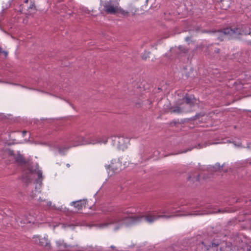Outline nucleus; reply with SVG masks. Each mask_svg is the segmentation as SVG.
<instances>
[{
  "label": "nucleus",
  "mask_w": 251,
  "mask_h": 251,
  "mask_svg": "<svg viewBox=\"0 0 251 251\" xmlns=\"http://www.w3.org/2000/svg\"><path fill=\"white\" fill-rule=\"evenodd\" d=\"M101 5L103 7V11L107 14H116L120 13L124 16L128 15V12L123 10L119 6L118 0H108L101 2Z\"/></svg>",
  "instance_id": "nucleus-1"
},
{
  "label": "nucleus",
  "mask_w": 251,
  "mask_h": 251,
  "mask_svg": "<svg viewBox=\"0 0 251 251\" xmlns=\"http://www.w3.org/2000/svg\"><path fill=\"white\" fill-rule=\"evenodd\" d=\"M215 37L219 40L223 41L224 37L227 36L228 38L232 39L237 38L239 35L246 34L243 27H234L233 28H226L223 30L214 32Z\"/></svg>",
  "instance_id": "nucleus-2"
},
{
  "label": "nucleus",
  "mask_w": 251,
  "mask_h": 251,
  "mask_svg": "<svg viewBox=\"0 0 251 251\" xmlns=\"http://www.w3.org/2000/svg\"><path fill=\"white\" fill-rule=\"evenodd\" d=\"M110 139L112 145L122 151L126 150L129 144V139L124 136H113L111 137Z\"/></svg>",
  "instance_id": "nucleus-3"
},
{
  "label": "nucleus",
  "mask_w": 251,
  "mask_h": 251,
  "mask_svg": "<svg viewBox=\"0 0 251 251\" xmlns=\"http://www.w3.org/2000/svg\"><path fill=\"white\" fill-rule=\"evenodd\" d=\"M175 215H154L149 214L146 215H144L140 217H131L130 219H131V221L133 223H135L137 222H139L141 221L142 218H144L145 220L149 223H152L155 220L159 218H171L174 217Z\"/></svg>",
  "instance_id": "nucleus-4"
},
{
  "label": "nucleus",
  "mask_w": 251,
  "mask_h": 251,
  "mask_svg": "<svg viewBox=\"0 0 251 251\" xmlns=\"http://www.w3.org/2000/svg\"><path fill=\"white\" fill-rule=\"evenodd\" d=\"M106 168L108 175L112 176L120 172L125 167L122 166V162L119 159H115L112 160L111 164L108 165Z\"/></svg>",
  "instance_id": "nucleus-5"
},
{
  "label": "nucleus",
  "mask_w": 251,
  "mask_h": 251,
  "mask_svg": "<svg viewBox=\"0 0 251 251\" xmlns=\"http://www.w3.org/2000/svg\"><path fill=\"white\" fill-rule=\"evenodd\" d=\"M5 153L13 158L15 160V161L18 164L22 165L26 163L25 158L23 155L19 153L17 154H15L13 151L9 149H6L5 150Z\"/></svg>",
  "instance_id": "nucleus-6"
},
{
  "label": "nucleus",
  "mask_w": 251,
  "mask_h": 251,
  "mask_svg": "<svg viewBox=\"0 0 251 251\" xmlns=\"http://www.w3.org/2000/svg\"><path fill=\"white\" fill-rule=\"evenodd\" d=\"M33 238L34 239V241L36 244H38L41 246L46 248L47 249H50V244L47 238L45 237L39 238L38 236H35Z\"/></svg>",
  "instance_id": "nucleus-7"
},
{
  "label": "nucleus",
  "mask_w": 251,
  "mask_h": 251,
  "mask_svg": "<svg viewBox=\"0 0 251 251\" xmlns=\"http://www.w3.org/2000/svg\"><path fill=\"white\" fill-rule=\"evenodd\" d=\"M99 139V137L98 138H95L93 139H91L89 141H87L84 140V138L83 137H80V139L81 140V141H79V139L76 142L74 143L73 144V147H75L77 146H79L81 145H84V144H91V142H96L97 140Z\"/></svg>",
  "instance_id": "nucleus-8"
},
{
  "label": "nucleus",
  "mask_w": 251,
  "mask_h": 251,
  "mask_svg": "<svg viewBox=\"0 0 251 251\" xmlns=\"http://www.w3.org/2000/svg\"><path fill=\"white\" fill-rule=\"evenodd\" d=\"M71 204L78 210H79L82 209L83 206H84L85 202L84 200H79L75 201H73Z\"/></svg>",
  "instance_id": "nucleus-9"
},
{
  "label": "nucleus",
  "mask_w": 251,
  "mask_h": 251,
  "mask_svg": "<svg viewBox=\"0 0 251 251\" xmlns=\"http://www.w3.org/2000/svg\"><path fill=\"white\" fill-rule=\"evenodd\" d=\"M120 221H121V220H118L115 218H113L111 219L109 222H108L107 223L98 225L97 226L100 228H103V227L107 226L109 225L114 224L115 223H117Z\"/></svg>",
  "instance_id": "nucleus-10"
},
{
  "label": "nucleus",
  "mask_w": 251,
  "mask_h": 251,
  "mask_svg": "<svg viewBox=\"0 0 251 251\" xmlns=\"http://www.w3.org/2000/svg\"><path fill=\"white\" fill-rule=\"evenodd\" d=\"M182 111V109L179 106H171L168 112L174 113H180Z\"/></svg>",
  "instance_id": "nucleus-11"
},
{
  "label": "nucleus",
  "mask_w": 251,
  "mask_h": 251,
  "mask_svg": "<svg viewBox=\"0 0 251 251\" xmlns=\"http://www.w3.org/2000/svg\"><path fill=\"white\" fill-rule=\"evenodd\" d=\"M107 138L105 136H102L99 137V139L96 142H91L90 143L92 144H95L97 143H103L105 144L107 142Z\"/></svg>",
  "instance_id": "nucleus-12"
},
{
  "label": "nucleus",
  "mask_w": 251,
  "mask_h": 251,
  "mask_svg": "<svg viewBox=\"0 0 251 251\" xmlns=\"http://www.w3.org/2000/svg\"><path fill=\"white\" fill-rule=\"evenodd\" d=\"M201 244L205 246V247L206 248V250H207V251H208L209 250L210 248H211V247H217L220 244V243L219 242L214 243V242H211V244L210 245H208V246L205 245L204 242H202Z\"/></svg>",
  "instance_id": "nucleus-13"
},
{
  "label": "nucleus",
  "mask_w": 251,
  "mask_h": 251,
  "mask_svg": "<svg viewBox=\"0 0 251 251\" xmlns=\"http://www.w3.org/2000/svg\"><path fill=\"white\" fill-rule=\"evenodd\" d=\"M37 174L38 176V178L36 179V181L37 183L39 184V185L40 186L42 184V180L43 179L42 172L41 171H38L37 172Z\"/></svg>",
  "instance_id": "nucleus-14"
},
{
  "label": "nucleus",
  "mask_w": 251,
  "mask_h": 251,
  "mask_svg": "<svg viewBox=\"0 0 251 251\" xmlns=\"http://www.w3.org/2000/svg\"><path fill=\"white\" fill-rule=\"evenodd\" d=\"M183 99L185 100L186 103L188 104L192 105L194 104L193 99L191 97L185 96Z\"/></svg>",
  "instance_id": "nucleus-15"
},
{
  "label": "nucleus",
  "mask_w": 251,
  "mask_h": 251,
  "mask_svg": "<svg viewBox=\"0 0 251 251\" xmlns=\"http://www.w3.org/2000/svg\"><path fill=\"white\" fill-rule=\"evenodd\" d=\"M223 166H224V164H223L222 165H220V163H216V164L214 166H213L211 168V170L214 171V172H216V171L220 170L221 168H222Z\"/></svg>",
  "instance_id": "nucleus-16"
},
{
  "label": "nucleus",
  "mask_w": 251,
  "mask_h": 251,
  "mask_svg": "<svg viewBox=\"0 0 251 251\" xmlns=\"http://www.w3.org/2000/svg\"><path fill=\"white\" fill-rule=\"evenodd\" d=\"M137 9H138L137 8L133 6L132 4H130L129 5V11H127L128 12V13L129 12H131V13H133V14H135V13L136 12Z\"/></svg>",
  "instance_id": "nucleus-17"
},
{
  "label": "nucleus",
  "mask_w": 251,
  "mask_h": 251,
  "mask_svg": "<svg viewBox=\"0 0 251 251\" xmlns=\"http://www.w3.org/2000/svg\"><path fill=\"white\" fill-rule=\"evenodd\" d=\"M221 3L222 4L223 9L226 10L229 7L228 1H226L224 0H221Z\"/></svg>",
  "instance_id": "nucleus-18"
},
{
  "label": "nucleus",
  "mask_w": 251,
  "mask_h": 251,
  "mask_svg": "<svg viewBox=\"0 0 251 251\" xmlns=\"http://www.w3.org/2000/svg\"><path fill=\"white\" fill-rule=\"evenodd\" d=\"M71 147H66L63 148H58V152L59 153L63 154L64 152L67 151Z\"/></svg>",
  "instance_id": "nucleus-19"
},
{
  "label": "nucleus",
  "mask_w": 251,
  "mask_h": 251,
  "mask_svg": "<svg viewBox=\"0 0 251 251\" xmlns=\"http://www.w3.org/2000/svg\"><path fill=\"white\" fill-rule=\"evenodd\" d=\"M177 49L179 50V53H186L188 51V50L183 46H179Z\"/></svg>",
  "instance_id": "nucleus-20"
},
{
  "label": "nucleus",
  "mask_w": 251,
  "mask_h": 251,
  "mask_svg": "<svg viewBox=\"0 0 251 251\" xmlns=\"http://www.w3.org/2000/svg\"><path fill=\"white\" fill-rule=\"evenodd\" d=\"M0 53H3L5 57H6L8 54V52L6 51L3 50L1 47H0Z\"/></svg>",
  "instance_id": "nucleus-21"
},
{
  "label": "nucleus",
  "mask_w": 251,
  "mask_h": 251,
  "mask_svg": "<svg viewBox=\"0 0 251 251\" xmlns=\"http://www.w3.org/2000/svg\"><path fill=\"white\" fill-rule=\"evenodd\" d=\"M191 37H189V36H188V37H186L185 38V41H186V42H188L189 41H190V40H191Z\"/></svg>",
  "instance_id": "nucleus-22"
},
{
  "label": "nucleus",
  "mask_w": 251,
  "mask_h": 251,
  "mask_svg": "<svg viewBox=\"0 0 251 251\" xmlns=\"http://www.w3.org/2000/svg\"><path fill=\"white\" fill-rule=\"evenodd\" d=\"M201 214H202V213H195V214H187V215H201Z\"/></svg>",
  "instance_id": "nucleus-23"
},
{
  "label": "nucleus",
  "mask_w": 251,
  "mask_h": 251,
  "mask_svg": "<svg viewBox=\"0 0 251 251\" xmlns=\"http://www.w3.org/2000/svg\"><path fill=\"white\" fill-rule=\"evenodd\" d=\"M26 133H27V131L26 130L23 131L22 134H23V136H24Z\"/></svg>",
  "instance_id": "nucleus-24"
},
{
  "label": "nucleus",
  "mask_w": 251,
  "mask_h": 251,
  "mask_svg": "<svg viewBox=\"0 0 251 251\" xmlns=\"http://www.w3.org/2000/svg\"><path fill=\"white\" fill-rule=\"evenodd\" d=\"M215 52L217 53H219L220 52V49H216V50H215Z\"/></svg>",
  "instance_id": "nucleus-25"
},
{
  "label": "nucleus",
  "mask_w": 251,
  "mask_h": 251,
  "mask_svg": "<svg viewBox=\"0 0 251 251\" xmlns=\"http://www.w3.org/2000/svg\"><path fill=\"white\" fill-rule=\"evenodd\" d=\"M47 205H48V206H50L51 205V201H49V202H48V203H47Z\"/></svg>",
  "instance_id": "nucleus-26"
},
{
  "label": "nucleus",
  "mask_w": 251,
  "mask_h": 251,
  "mask_svg": "<svg viewBox=\"0 0 251 251\" xmlns=\"http://www.w3.org/2000/svg\"><path fill=\"white\" fill-rule=\"evenodd\" d=\"M191 150H192V149H191H191H188L187 151H181V152H180V153L186 152L187 151H191Z\"/></svg>",
  "instance_id": "nucleus-27"
},
{
  "label": "nucleus",
  "mask_w": 251,
  "mask_h": 251,
  "mask_svg": "<svg viewBox=\"0 0 251 251\" xmlns=\"http://www.w3.org/2000/svg\"><path fill=\"white\" fill-rule=\"evenodd\" d=\"M119 226H117L115 227L114 230H117V229H119Z\"/></svg>",
  "instance_id": "nucleus-28"
},
{
  "label": "nucleus",
  "mask_w": 251,
  "mask_h": 251,
  "mask_svg": "<svg viewBox=\"0 0 251 251\" xmlns=\"http://www.w3.org/2000/svg\"><path fill=\"white\" fill-rule=\"evenodd\" d=\"M110 248H111V249H115V247L114 246H111L110 247Z\"/></svg>",
  "instance_id": "nucleus-29"
},
{
  "label": "nucleus",
  "mask_w": 251,
  "mask_h": 251,
  "mask_svg": "<svg viewBox=\"0 0 251 251\" xmlns=\"http://www.w3.org/2000/svg\"><path fill=\"white\" fill-rule=\"evenodd\" d=\"M211 213H212V212H210L204 213L203 214H211Z\"/></svg>",
  "instance_id": "nucleus-30"
},
{
  "label": "nucleus",
  "mask_w": 251,
  "mask_h": 251,
  "mask_svg": "<svg viewBox=\"0 0 251 251\" xmlns=\"http://www.w3.org/2000/svg\"><path fill=\"white\" fill-rule=\"evenodd\" d=\"M66 166L67 167H70V165L69 164H67Z\"/></svg>",
  "instance_id": "nucleus-31"
},
{
  "label": "nucleus",
  "mask_w": 251,
  "mask_h": 251,
  "mask_svg": "<svg viewBox=\"0 0 251 251\" xmlns=\"http://www.w3.org/2000/svg\"><path fill=\"white\" fill-rule=\"evenodd\" d=\"M199 175H198L197 176V178H196V179L198 180H199Z\"/></svg>",
  "instance_id": "nucleus-32"
},
{
  "label": "nucleus",
  "mask_w": 251,
  "mask_h": 251,
  "mask_svg": "<svg viewBox=\"0 0 251 251\" xmlns=\"http://www.w3.org/2000/svg\"><path fill=\"white\" fill-rule=\"evenodd\" d=\"M142 58H143V59H146L147 58V57H144L143 56V57H142Z\"/></svg>",
  "instance_id": "nucleus-33"
},
{
  "label": "nucleus",
  "mask_w": 251,
  "mask_h": 251,
  "mask_svg": "<svg viewBox=\"0 0 251 251\" xmlns=\"http://www.w3.org/2000/svg\"><path fill=\"white\" fill-rule=\"evenodd\" d=\"M25 3L28 2V0H25Z\"/></svg>",
  "instance_id": "nucleus-34"
},
{
  "label": "nucleus",
  "mask_w": 251,
  "mask_h": 251,
  "mask_svg": "<svg viewBox=\"0 0 251 251\" xmlns=\"http://www.w3.org/2000/svg\"><path fill=\"white\" fill-rule=\"evenodd\" d=\"M225 173L227 172V170H225Z\"/></svg>",
  "instance_id": "nucleus-35"
},
{
  "label": "nucleus",
  "mask_w": 251,
  "mask_h": 251,
  "mask_svg": "<svg viewBox=\"0 0 251 251\" xmlns=\"http://www.w3.org/2000/svg\"><path fill=\"white\" fill-rule=\"evenodd\" d=\"M218 212H221V210H219Z\"/></svg>",
  "instance_id": "nucleus-36"
},
{
  "label": "nucleus",
  "mask_w": 251,
  "mask_h": 251,
  "mask_svg": "<svg viewBox=\"0 0 251 251\" xmlns=\"http://www.w3.org/2000/svg\"><path fill=\"white\" fill-rule=\"evenodd\" d=\"M250 251H251V248L250 249Z\"/></svg>",
  "instance_id": "nucleus-37"
},
{
  "label": "nucleus",
  "mask_w": 251,
  "mask_h": 251,
  "mask_svg": "<svg viewBox=\"0 0 251 251\" xmlns=\"http://www.w3.org/2000/svg\"><path fill=\"white\" fill-rule=\"evenodd\" d=\"M249 111L251 112V110H249Z\"/></svg>",
  "instance_id": "nucleus-38"
}]
</instances>
